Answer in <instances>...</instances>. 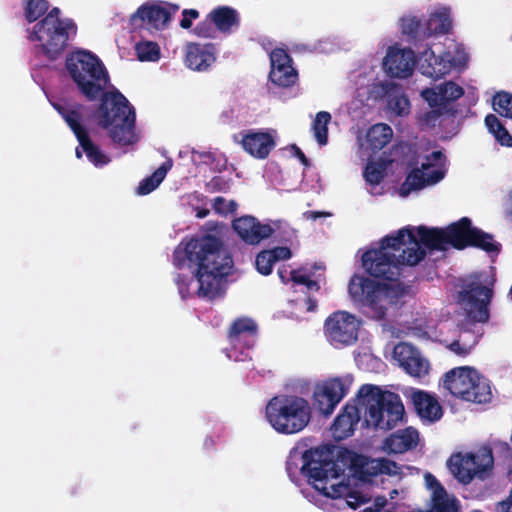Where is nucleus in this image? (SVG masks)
<instances>
[{"label": "nucleus", "instance_id": "f257e3e1", "mask_svg": "<svg viewBox=\"0 0 512 512\" xmlns=\"http://www.w3.org/2000/svg\"><path fill=\"white\" fill-rule=\"evenodd\" d=\"M65 67L87 100L100 99L95 116L98 125L108 131L111 140L122 146L136 143L135 109L120 91H104L110 78L101 60L90 51L78 50L66 57Z\"/></svg>", "mask_w": 512, "mask_h": 512}, {"label": "nucleus", "instance_id": "f03ea898", "mask_svg": "<svg viewBox=\"0 0 512 512\" xmlns=\"http://www.w3.org/2000/svg\"><path fill=\"white\" fill-rule=\"evenodd\" d=\"M172 263L177 269L185 266L193 268V275L177 273L174 282L183 299L190 295V285L196 280L199 284V297L214 299L219 294L221 280L230 274L233 266L220 238L205 234L183 239L174 249Z\"/></svg>", "mask_w": 512, "mask_h": 512}, {"label": "nucleus", "instance_id": "7ed1b4c3", "mask_svg": "<svg viewBox=\"0 0 512 512\" xmlns=\"http://www.w3.org/2000/svg\"><path fill=\"white\" fill-rule=\"evenodd\" d=\"M426 257L419 246L414 229L401 228L395 235H387L379 248L367 250L362 255V266L374 278L397 281L403 266H415Z\"/></svg>", "mask_w": 512, "mask_h": 512}, {"label": "nucleus", "instance_id": "20e7f679", "mask_svg": "<svg viewBox=\"0 0 512 512\" xmlns=\"http://www.w3.org/2000/svg\"><path fill=\"white\" fill-rule=\"evenodd\" d=\"M356 397L359 404L366 407L365 423L368 427L388 431L403 419L405 409L397 393L364 384L359 388Z\"/></svg>", "mask_w": 512, "mask_h": 512}, {"label": "nucleus", "instance_id": "39448f33", "mask_svg": "<svg viewBox=\"0 0 512 512\" xmlns=\"http://www.w3.org/2000/svg\"><path fill=\"white\" fill-rule=\"evenodd\" d=\"M265 416L276 432L292 435L301 432L309 424L311 407L303 397L278 395L268 401Z\"/></svg>", "mask_w": 512, "mask_h": 512}, {"label": "nucleus", "instance_id": "423d86ee", "mask_svg": "<svg viewBox=\"0 0 512 512\" xmlns=\"http://www.w3.org/2000/svg\"><path fill=\"white\" fill-rule=\"evenodd\" d=\"M60 9L52 8L33 27L31 41L39 42L38 47L51 61L58 59L66 50L70 34L75 35L77 26L71 19H61Z\"/></svg>", "mask_w": 512, "mask_h": 512}, {"label": "nucleus", "instance_id": "0eeeda50", "mask_svg": "<svg viewBox=\"0 0 512 512\" xmlns=\"http://www.w3.org/2000/svg\"><path fill=\"white\" fill-rule=\"evenodd\" d=\"M494 283L487 272H475L460 279L458 303L472 324L488 322Z\"/></svg>", "mask_w": 512, "mask_h": 512}, {"label": "nucleus", "instance_id": "6e6552de", "mask_svg": "<svg viewBox=\"0 0 512 512\" xmlns=\"http://www.w3.org/2000/svg\"><path fill=\"white\" fill-rule=\"evenodd\" d=\"M348 291L354 304L368 309L371 317L376 320L384 319L388 307L396 302V295L390 284L376 282L357 274L351 277Z\"/></svg>", "mask_w": 512, "mask_h": 512}, {"label": "nucleus", "instance_id": "1a4fd4ad", "mask_svg": "<svg viewBox=\"0 0 512 512\" xmlns=\"http://www.w3.org/2000/svg\"><path fill=\"white\" fill-rule=\"evenodd\" d=\"M51 105L73 132L88 160L95 166L108 164L110 159L92 142L88 130L84 125V114L88 108L80 103L65 105L59 102H52Z\"/></svg>", "mask_w": 512, "mask_h": 512}, {"label": "nucleus", "instance_id": "9d476101", "mask_svg": "<svg viewBox=\"0 0 512 512\" xmlns=\"http://www.w3.org/2000/svg\"><path fill=\"white\" fill-rule=\"evenodd\" d=\"M446 231L449 245L457 250L473 247L488 254L498 255L501 252V243L495 241L492 234L473 226L468 217H462L451 223Z\"/></svg>", "mask_w": 512, "mask_h": 512}, {"label": "nucleus", "instance_id": "9b49d317", "mask_svg": "<svg viewBox=\"0 0 512 512\" xmlns=\"http://www.w3.org/2000/svg\"><path fill=\"white\" fill-rule=\"evenodd\" d=\"M352 383L350 375L329 377L317 382L312 395L314 408L325 417L330 416L349 393Z\"/></svg>", "mask_w": 512, "mask_h": 512}, {"label": "nucleus", "instance_id": "f8f14e48", "mask_svg": "<svg viewBox=\"0 0 512 512\" xmlns=\"http://www.w3.org/2000/svg\"><path fill=\"white\" fill-rule=\"evenodd\" d=\"M493 455L491 449H483L478 453H455L447 461L453 476L463 484H469L475 477L492 469Z\"/></svg>", "mask_w": 512, "mask_h": 512}, {"label": "nucleus", "instance_id": "ddd939ff", "mask_svg": "<svg viewBox=\"0 0 512 512\" xmlns=\"http://www.w3.org/2000/svg\"><path fill=\"white\" fill-rule=\"evenodd\" d=\"M301 472L308 478L317 490L325 491L329 479L340 477L342 470L328 456L324 457L319 449H308L302 455Z\"/></svg>", "mask_w": 512, "mask_h": 512}, {"label": "nucleus", "instance_id": "4468645a", "mask_svg": "<svg viewBox=\"0 0 512 512\" xmlns=\"http://www.w3.org/2000/svg\"><path fill=\"white\" fill-rule=\"evenodd\" d=\"M360 322L345 311H337L325 321V333L334 345H350L358 338Z\"/></svg>", "mask_w": 512, "mask_h": 512}, {"label": "nucleus", "instance_id": "2eb2a0df", "mask_svg": "<svg viewBox=\"0 0 512 512\" xmlns=\"http://www.w3.org/2000/svg\"><path fill=\"white\" fill-rule=\"evenodd\" d=\"M393 355L399 366L410 376L421 379L428 375L430 363L413 345L400 342L395 345Z\"/></svg>", "mask_w": 512, "mask_h": 512}, {"label": "nucleus", "instance_id": "dca6fc26", "mask_svg": "<svg viewBox=\"0 0 512 512\" xmlns=\"http://www.w3.org/2000/svg\"><path fill=\"white\" fill-rule=\"evenodd\" d=\"M232 228L238 237L249 245H257L274 233L269 224H262L256 217L244 215L232 221Z\"/></svg>", "mask_w": 512, "mask_h": 512}, {"label": "nucleus", "instance_id": "f3484780", "mask_svg": "<svg viewBox=\"0 0 512 512\" xmlns=\"http://www.w3.org/2000/svg\"><path fill=\"white\" fill-rule=\"evenodd\" d=\"M414 65L415 53L410 48L390 47L383 60V66L387 74L396 78L409 77L413 72Z\"/></svg>", "mask_w": 512, "mask_h": 512}, {"label": "nucleus", "instance_id": "a211bd4d", "mask_svg": "<svg viewBox=\"0 0 512 512\" xmlns=\"http://www.w3.org/2000/svg\"><path fill=\"white\" fill-rule=\"evenodd\" d=\"M429 163H422L421 168H413L406 176L405 180L399 187V195L408 197L412 192L420 191L427 186L434 185L441 181L444 173L440 170H433L426 174L425 170L429 169Z\"/></svg>", "mask_w": 512, "mask_h": 512}, {"label": "nucleus", "instance_id": "6ab92c4d", "mask_svg": "<svg viewBox=\"0 0 512 512\" xmlns=\"http://www.w3.org/2000/svg\"><path fill=\"white\" fill-rule=\"evenodd\" d=\"M463 95L464 89L453 81H445L434 88H426L421 92V96L431 108H446L449 103L458 100Z\"/></svg>", "mask_w": 512, "mask_h": 512}, {"label": "nucleus", "instance_id": "aec40b11", "mask_svg": "<svg viewBox=\"0 0 512 512\" xmlns=\"http://www.w3.org/2000/svg\"><path fill=\"white\" fill-rule=\"evenodd\" d=\"M476 369L469 366L456 367L445 373L443 388L451 395L465 401L468 388H471V381Z\"/></svg>", "mask_w": 512, "mask_h": 512}, {"label": "nucleus", "instance_id": "412c9836", "mask_svg": "<svg viewBox=\"0 0 512 512\" xmlns=\"http://www.w3.org/2000/svg\"><path fill=\"white\" fill-rule=\"evenodd\" d=\"M419 54V70L423 75L439 79L450 72L452 61L449 54L436 56L431 47L419 51Z\"/></svg>", "mask_w": 512, "mask_h": 512}, {"label": "nucleus", "instance_id": "4be33fe9", "mask_svg": "<svg viewBox=\"0 0 512 512\" xmlns=\"http://www.w3.org/2000/svg\"><path fill=\"white\" fill-rule=\"evenodd\" d=\"M216 48L212 43H188L185 64L194 71H206L216 60Z\"/></svg>", "mask_w": 512, "mask_h": 512}, {"label": "nucleus", "instance_id": "5701e85b", "mask_svg": "<svg viewBox=\"0 0 512 512\" xmlns=\"http://www.w3.org/2000/svg\"><path fill=\"white\" fill-rule=\"evenodd\" d=\"M241 144L243 149L252 157L265 159L274 149L276 142L268 132L250 130L243 136Z\"/></svg>", "mask_w": 512, "mask_h": 512}, {"label": "nucleus", "instance_id": "b1692460", "mask_svg": "<svg viewBox=\"0 0 512 512\" xmlns=\"http://www.w3.org/2000/svg\"><path fill=\"white\" fill-rule=\"evenodd\" d=\"M359 420V408L356 405L347 403L331 425L333 437L338 441L348 438L353 434Z\"/></svg>", "mask_w": 512, "mask_h": 512}, {"label": "nucleus", "instance_id": "393cba45", "mask_svg": "<svg viewBox=\"0 0 512 512\" xmlns=\"http://www.w3.org/2000/svg\"><path fill=\"white\" fill-rule=\"evenodd\" d=\"M419 433L413 427H407L385 438L383 450L389 454H401L416 448Z\"/></svg>", "mask_w": 512, "mask_h": 512}, {"label": "nucleus", "instance_id": "a878e982", "mask_svg": "<svg viewBox=\"0 0 512 512\" xmlns=\"http://www.w3.org/2000/svg\"><path fill=\"white\" fill-rule=\"evenodd\" d=\"M411 400L415 411L422 419L435 422L442 417V407L432 394L417 390L412 393Z\"/></svg>", "mask_w": 512, "mask_h": 512}, {"label": "nucleus", "instance_id": "bb28decb", "mask_svg": "<svg viewBox=\"0 0 512 512\" xmlns=\"http://www.w3.org/2000/svg\"><path fill=\"white\" fill-rule=\"evenodd\" d=\"M140 20L157 30L163 29L171 20V13L157 4H143L132 15L131 21Z\"/></svg>", "mask_w": 512, "mask_h": 512}, {"label": "nucleus", "instance_id": "cd10ccee", "mask_svg": "<svg viewBox=\"0 0 512 512\" xmlns=\"http://www.w3.org/2000/svg\"><path fill=\"white\" fill-rule=\"evenodd\" d=\"M410 228V226H408ZM414 229V235L419 246L426 251H443L448 243L447 231L441 228H428L426 226H418Z\"/></svg>", "mask_w": 512, "mask_h": 512}, {"label": "nucleus", "instance_id": "c85d7f7f", "mask_svg": "<svg viewBox=\"0 0 512 512\" xmlns=\"http://www.w3.org/2000/svg\"><path fill=\"white\" fill-rule=\"evenodd\" d=\"M257 331L258 327L254 320L248 317H241L233 321L227 336L232 345L236 346L244 340L245 346L250 348L254 345Z\"/></svg>", "mask_w": 512, "mask_h": 512}, {"label": "nucleus", "instance_id": "c756f323", "mask_svg": "<svg viewBox=\"0 0 512 512\" xmlns=\"http://www.w3.org/2000/svg\"><path fill=\"white\" fill-rule=\"evenodd\" d=\"M384 96L387 100L388 108L398 116L407 115L410 112L409 99L403 92L402 86L389 82L382 86Z\"/></svg>", "mask_w": 512, "mask_h": 512}, {"label": "nucleus", "instance_id": "7c9ffc66", "mask_svg": "<svg viewBox=\"0 0 512 512\" xmlns=\"http://www.w3.org/2000/svg\"><path fill=\"white\" fill-rule=\"evenodd\" d=\"M291 256L292 252L290 248L285 246L262 250L256 256L255 266L260 274L267 276L271 274L275 262L290 259Z\"/></svg>", "mask_w": 512, "mask_h": 512}, {"label": "nucleus", "instance_id": "2f4dec72", "mask_svg": "<svg viewBox=\"0 0 512 512\" xmlns=\"http://www.w3.org/2000/svg\"><path fill=\"white\" fill-rule=\"evenodd\" d=\"M452 28V19L448 8H441L432 13L424 24L423 38H429L433 35H444L450 32Z\"/></svg>", "mask_w": 512, "mask_h": 512}, {"label": "nucleus", "instance_id": "473e14b6", "mask_svg": "<svg viewBox=\"0 0 512 512\" xmlns=\"http://www.w3.org/2000/svg\"><path fill=\"white\" fill-rule=\"evenodd\" d=\"M471 384V388H468L465 401L477 404H485L491 401L492 390L490 381L477 370Z\"/></svg>", "mask_w": 512, "mask_h": 512}, {"label": "nucleus", "instance_id": "72a5a7b5", "mask_svg": "<svg viewBox=\"0 0 512 512\" xmlns=\"http://www.w3.org/2000/svg\"><path fill=\"white\" fill-rule=\"evenodd\" d=\"M209 15L217 30L223 33H230L233 27L239 26L238 12L229 6H219L213 9Z\"/></svg>", "mask_w": 512, "mask_h": 512}, {"label": "nucleus", "instance_id": "f704fd0d", "mask_svg": "<svg viewBox=\"0 0 512 512\" xmlns=\"http://www.w3.org/2000/svg\"><path fill=\"white\" fill-rule=\"evenodd\" d=\"M393 137L392 128L385 123L373 125L367 132V143L373 152L382 150L387 146Z\"/></svg>", "mask_w": 512, "mask_h": 512}, {"label": "nucleus", "instance_id": "c9c22d12", "mask_svg": "<svg viewBox=\"0 0 512 512\" xmlns=\"http://www.w3.org/2000/svg\"><path fill=\"white\" fill-rule=\"evenodd\" d=\"M172 168L171 160L162 163L152 175L144 178L137 187L139 195H147L154 191L165 179L166 174Z\"/></svg>", "mask_w": 512, "mask_h": 512}, {"label": "nucleus", "instance_id": "e433bc0d", "mask_svg": "<svg viewBox=\"0 0 512 512\" xmlns=\"http://www.w3.org/2000/svg\"><path fill=\"white\" fill-rule=\"evenodd\" d=\"M377 459H370L363 455H356L351 462V469L355 476L361 481H371V478L379 475L376 471L378 466L375 465Z\"/></svg>", "mask_w": 512, "mask_h": 512}, {"label": "nucleus", "instance_id": "4c0bfd02", "mask_svg": "<svg viewBox=\"0 0 512 512\" xmlns=\"http://www.w3.org/2000/svg\"><path fill=\"white\" fill-rule=\"evenodd\" d=\"M270 81L279 87L293 86L298 80V73L296 69L290 65L282 67L271 68L269 72Z\"/></svg>", "mask_w": 512, "mask_h": 512}, {"label": "nucleus", "instance_id": "58836bf2", "mask_svg": "<svg viewBox=\"0 0 512 512\" xmlns=\"http://www.w3.org/2000/svg\"><path fill=\"white\" fill-rule=\"evenodd\" d=\"M485 125L501 146L512 147V135L494 114L485 117Z\"/></svg>", "mask_w": 512, "mask_h": 512}, {"label": "nucleus", "instance_id": "ea45409f", "mask_svg": "<svg viewBox=\"0 0 512 512\" xmlns=\"http://www.w3.org/2000/svg\"><path fill=\"white\" fill-rule=\"evenodd\" d=\"M423 28L421 20L416 16H407L401 19V31L404 35L409 37V40L414 42L415 46H417L418 41L425 40L423 38Z\"/></svg>", "mask_w": 512, "mask_h": 512}, {"label": "nucleus", "instance_id": "a19ab883", "mask_svg": "<svg viewBox=\"0 0 512 512\" xmlns=\"http://www.w3.org/2000/svg\"><path fill=\"white\" fill-rule=\"evenodd\" d=\"M331 121V115L327 111H320L316 114L312 124L314 137L319 145H326L328 142V124Z\"/></svg>", "mask_w": 512, "mask_h": 512}, {"label": "nucleus", "instance_id": "79ce46f5", "mask_svg": "<svg viewBox=\"0 0 512 512\" xmlns=\"http://www.w3.org/2000/svg\"><path fill=\"white\" fill-rule=\"evenodd\" d=\"M468 332L465 330H462L459 338L457 340H454L451 342L448 346V348L454 352L455 354L465 357L468 354H470L472 348L478 343L480 339V335H473L471 341H466L465 335Z\"/></svg>", "mask_w": 512, "mask_h": 512}, {"label": "nucleus", "instance_id": "37998d69", "mask_svg": "<svg viewBox=\"0 0 512 512\" xmlns=\"http://www.w3.org/2000/svg\"><path fill=\"white\" fill-rule=\"evenodd\" d=\"M135 50L140 61H157L160 58L159 45L153 41L139 42Z\"/></svg>", "mask_w": 512, "mask_h": 512}, {"label": "nucleus", "instance_id": "c03bdc74", "mask_svg": "<svg viewBox=\"0 0 512 512\" xmlns=\"http://www.w3.org/2000/svg\"><path fill=\"white\" fill-rule=\"evenodd\" d=\"M49 9L47 0H28L25 6V19L29 22H35L46 14Z\"/></svg>", "mask_w": 512, "mask_h": 512}, {"label": "nucleus", "instance_id": "a18cd8bd", "mask_svg": "<svg viewBox=\"0 0 512 512\" xmlns=\"http://www.w3.org/2000/svg\"><path fill=\"white\" fill-rule=\"evenodd\" d=\"M493 109L501 116L512 119V94L501 91L493 98Z\"/></svg>", "mask_w": 512, "mask_h": 512}, {"label": "nucleus", "instance_id": "49530a36", "mask_svg": "<svg viewBox=\"0 0 512 512\" xmlns=\"http://www.w3.org/2000/svg\"><path fill=\"white\" fill-rule=\"evenodd\" d=\"M366 182L371 185H378L385 177V165L379 162H368L364 172Z\"/></svg>", "mask_w": 512, "mask_h": 512}, {"label": "nucleus", "instance_id": "de8ad7c7", "mask_svg": "<svg viewBox=\"0 0 512 512\" xmlns=\"http://www.w3.org/2000/svg\"><path fill=\"white\" fill-rule=\"evenodd\" d=\"M426 512H459V506L455 498H450L447 495L439 499H431L430 509Z\"/></svg>", "mask_w": 512, "mask_h": 512}, {"label": "nucleus", "instance_id": "09e8293b", "mask_svg": "<svg viewBox=\"0 0 512 512\" xmlns=\"http://www.w3.org/2000/svg\"><path fill=\"white\" fill-rule=\"evenodd\" d=\"M216 30L217 29L214 25V22L212 21L211 16L208 14L203 21L196 25L194 28V33L198 37L213 38L215 37Z\"/></svg>", "mask_w": 512, "mask_h": 512}, {"label": "nucleus", "instance_id": "8fccbe9b", "mask_svg": "<svg viewBox=\"0 0 512 512\" xmlns=\"http://www.w3.org/2000/svg\"><path fill=\"white\" fill-rule=\"evenodd\" d=\"M271 68L282 67L292 64V58L283 48H275L270 53Z\"/></svg>", "mask_w": 512, "mask_h": 512}, {"label": "nucleus", "instance_id": "3c124183", "mask_svg": "<svg viewBox=\"0 0 512 512\" xmlns=\"http://www.w3.org/2000/svg\"><path fill=\"white\" fill-rule=\"evenodd\" d=\"M425 481L427 487L432 491L431 499H439L448 495L443 485L431 473H426Z\"/></svg>", "mask_w": 512, "mask_h": 512}, {"label": "nucleus", "instance_id": "603ef678", "mask_svg": "<svg viewBox=\"0 0 512 512\" xmlns=\"http://www.w3.org/2000/svg\"><path fill=\"white\" fill-rule=\"evenodd\" d=\"M212 206L214 211L220 214L234 213L238 207L234 200L227 201L221 196H218L214 199Z\"/></svg>", "mask_w": 512, "mask_h": 512}, {"label": "nucleus", "instance_id": "864d4df0", "mask_svg": "<svg viewBox=\"0 0 512 512\" xmlns=\"http://www.w3.org/2000/svg\"><path fill=\"white\" fill-rule=\"evenodd\" d=\"M291 281L297 285H304L308 290L318 291L320 289V285L317 281L310 279L309 276L300 274L299 271L292 270L290 272Z\"/></svg>", "mask_w": 512, "mask_h": 512}, {"label": "nucleus", "instance_id": "5fc2aeb1", "mask_svg": "<svg viewBox=\"0 0 512 512\" xmlns=\"http://www.w3.org/2000/svg\"><path fill=\"white\" fill-rule=\"evenodd\" d=\"M229 188H230L229 180L225 179L222 176H214L205 185V189L209 193L227 192L229 190Z\"/></svg>", "mask_w": 512, "mask_h": 512}, {"label": "nucleus", "instance_id": "6e6d98bb", "mask_svg": "<svg viewBox=\"0 0 512 512\" xmlns=\"http://www.w3.org/2000/svg\"><path fill=\"white\" fill-rule=\"evenodd\" d=\"M445 109L446 108L443 107H435L434 109L425 112L421 117L422 124L429 128L435 127L436 123L438 122L440 116L443 113L442 110Z\"/></svg>", "mask_w": 512, "mask_h": 512}, {"label": "nucleus", "instance_id": "4d7b16f0", "mask_svg": "<svg viewBox=\"0 0 512 512\" xmlns=\"http://www.w3.org/2000/svg\"><path fill=\"white\" fill-rule=\"evenodd\" d=\"M199 17V12L196 9H184L182 11V19L180 20V27L189 29L192 27V21Z\"/></svg>", "mask_w": 512, "mask_h": 512}, {"label": "nucleus", "instance_id": "13d9d810", "mask_svg": "<svg viewBox=\"0 0 512 512\" xmlns=\"http://www.w3.org/2000/svg\"><path fill=\"white\" fill-rule=\"evenodd\" d=\"M375 465L378 466L376 471H378L379 474L390 475L393 472L392 469L396 468L395 462L385 459V458L377 459V462H375Z\"/></svg>", "mask_w": 512, "mask_h": 512}, {"label": "nucleus", "instance_id": "bf43d9fd", "mask_svg": "<svg viewBox=\"0 0 512 512\" xmlns=\"http://www.w3.org/2000/svg\"><path fill=\"white\" fill-rule=\"evenodd\" d=\"M292 270H289L287 267L285 266H282V267H279L278 268V276L279 278L281 279V281L283 283H288L289 281H291V275H290V272Z\"/></svg>", "mask_w": 512, "mask_h": 512}, {"label": "nucleus", "instance_id": "052dcab7", "mask_svg": "<svg viewBox=\"0 0 512 512\" xmlns=\"http://www.w3.org/2000/svg\"><path fill=\"white\" fill-rule=\"evenodd\" d=\"M293 148L295 150V156L300 160V162L306 167L309 166L310 161L306 157V155L303 153V151L297 146H293Z\"/></svg>", "mask_w": 512, "mask_h": 512}, {"label": "nucleus", "instance_id": "680f3d73", "mask_svg": "<svg viewBox=\"0 0 512 512\" xmlns=\"http://www.w3.org/2000/svg\"><path fill=\"white\" fill-rule=\"evenodd\" d=\"M304 215L307 217V219L316 220L320 217L328 216L329 214L325 213V212H320V211H307V212H305Z\"/></svg>", "mask_w": 512, "mask_h": 512}, {"label": "nucleus", "instance_id": "e2e57ef3", "mask_svg": "<svg viewBox=\"0 0 512 512\" xmlns=\"http://www.w3.org/2000/svg\"><path fill=\"white\" fill-rule=\"evenodd\" d=\"M307 303H308V307H307V310H308V311H314V310H315V308L317 307V302H316V300H314V299H312V298H310V297H308V299H307Z\"/></svg>", "mask_w": 512, "mask_h": 512}, {"label": "nucleus", "instance_id": "0e129e2a", "mask_svg": "<svg viewBox=\"0 0 512 512\" xmlns=\"http://www.w3.org/2000/svg\"><path fill=\"white\" fill-rule=\"evenodd\" d=\"M442 156V153L440 151H433L430 156H427V160H430L433 158L434 160L439 159Z\"/></svg>", "mask_w": 512, "mask_h": 512}, {"label": "nucleus", "instance_id": "69168bd1", "mask_svg": "<svg viewBox=\"0 0 512 512\" xmlns=\"http://www.w3.org/2000/svg\"><path fill=\"white\" fill-rule=\"evenodd\" d=\"M209 214V210L208 209H201L197 212V217L198 218H205L207 215Z\"/></svg>", "mask_w": 512, "mask_h": 512}, {"label": "nucleus", "instance_id": "338daca9", "mask_svg": "<svg viewBox=\"0 0 512 512\" xmlns=\"http://www.w3.org/2000/svg\"><path fill=\"white\" fill-rule=\"evenodd\" d=\"M462 330H465L467 331L468 333L465 335V339L466 341H471L472 340V336L473 335H476L475 333L471 332L470 330L466 329V328H463Z\"/></svg>", "mask_w": 512, "mask_h": 512}, {"label": "nucleus", "instance_id": "774afa93", "mask_svg": "<svg viewBox=\"0 0 512 512\" xmlns=\"http://www.w3.org/2000/svg\"><path fill=\"white\" fill-rule=\"evenodd\" d=\"M363 512H379V508L366 507Z\"/></svg>", "mask_w": 512, "mask_h": 512}]
</instances>
